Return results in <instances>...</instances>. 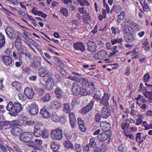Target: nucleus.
<instances>
[{
  "label": "nucleus",
  "mask_w": 152,
  "mask_h": 152,
  "mask_svg": "<svg viewBox=\"0 0 152 152\" xmlns=\"http://www.w3.org/2000/svg\"><path fill=\"white\" fill-rule=\"evenodd\" d=\"M81 79H83V80L81 83L82 86L81 88L77 83H73L72 91L73 94L75 95H78L79 94L82 96L86 95V80L84 78H82Z\"/></svg>",
  "instance_id": "f257e3e1"
},
{
  "label": "nucleus",
  "mask_w": 152,
  "mask_h": 152,
  "mask_svg": "<svg viewBox=\"0 0 152 152\" xmlns=\"http://www.w3.org/2000/svg\"><path fill=\"white\" fill-rule=\"evenodd\" d=\"M133 29L131 27H125L124 31V39L128 43L133 42L135 38L132 34Z\"/></svg>",
  "instance_id": "f03ea898"
},
{
  "label": "nucleus",
  "mask_w": 152,
  "mask_h": 152,
  "mask_svg": "<svg viewBox=\"0 0 152 152\" xmlns=\"http://www.w3.org/2000/svg\"><path fill=\"white\" fill-rule=\"evenodd\" d=\"M33 134L36 137H42L43 138H47L48 137L47 131L45 130H43L42 127L39 125L34 126Z\"/></svg>",
  "instance_id": "7ed1b4c3"
},
{
  "label": "nucleus",
  "mask_w": 152,
  "mask_h": 152,
  "mask_svg": "<svg viewBox=\"0 0 152 152\" xmlns=\"http://www.w3.org/2000/svg\"><path fill=\"white\" fill-rule=\"evenodd\" d=\"M51 134V137L53 139L61 140L63 138L62 130L59 128L52 131Z\"/></svg>",
  "instance_id": "20e7f679"
},
{
  "label": "nucleus",
  "mask_w": 152,
  "mask_h": 152,
  "mask_svg": "<svg viewBox=\"0 0 152 152\" xmlns=\"http://www.w3.org/2000/svg\"><path fill=\"white\" fill-rule=\"evenodd\" d=\"M33 136L32 133L28 132H25L20 135V140L24 142H29L32 140Z\"/></svg>",
  "instance_id": "39448f33"
},
{
  "label": "nucleus",
  "mask_w": 152,
  "mask_h": 152,
  "mask_svg": "<svg viewBox=\"0 0 152 152\" xmlns=\"http://www.w3.org/2000/svg\"><path fill=\"white\" fill-rule=\"evenodd\" d=\"M38 74L41 77H48L50 76V73L47 66H42L39 69Z\"/></svg>",
  "instance_id": "423d86ee"
},
{
  "label": "nucleus",
  "mask_w": 152,
  "mask_h": 152,
  "mask_svg": "<svg viewBox=\"0 0 152 152\" xmlns=\"http://www.w3.org/2000/svg\"><path fill=\"white\" fill-rule=\"evenodd\" d=\"M5 31L7 35L10 39H12L16 38V32L14 28L10 27L7 26L5 29Z\"/></svg>",
  "instance_id": "0eeeda50"
},
{
  "label": "nucleus",
  "mask_w": 152,
  "mask_h": 152,
  "mask_svg": "<svg viewBox=\"0 0 152 152\" xmlns=\"http://www.w3.org/2000/svg\"><path fill=\"white\" fill-rule=\"evenodd\" d=\"M38 110V107L35 102H33L30 105L28 111L31 115L34 116L37 115Z\"/></svg>",
  "instance_id": "6e6552de"
},
{
  "label": "nucleus",
  "mask_w": 152,
  "mask_h": 152,
  "mask_svg": "<svg viewBox=\"0 0 152 152\" xmlns=\"http://www.w3.org/2000/svg\"><path fill=\"white\" fill-rule=\"evenodd\" d=\"M41 59L39 57L34 56L33 58V62L32 63L31 66L35 69H38L41 66Z\"/></svg>",
  "instance_id": "1a4fd4ad"
},
{
  "label": "nucleus",
  "mask_w": 152,
  "mask_h": 152,
  "mask_svg": "<svg viewBox=\"0 0 152 152\" xmlns=\"http://www.w3.org/2000/svg\"><path fill=\"white\" fill-rule=\"evenodd\" d=\"M107 53L104 50H102L98 53L94 54V58L97 60H102L104 59L107 56Z\"/></svg>",
  "instance_id": "9d476101"
},
{
  "label": "nucleus",
  "mask_w": 152,
  "mask_h": 152,
  "mask_svg": "<svg viewBox=\"0 0 152 152\" xmlns=\"http://www.w3.org/2000/svg\"><path fill=\"white\" fill-rule=\"evenodd\" d=\"M24 94L29 99H32L34 95V91L31 88H27L24 90Z\"/></svg>",
  "instance_id": "9b49d317"
},
{
  "label": "nucleus",
  "mask_w": 152,
  "mask_h": 152,
  "mask_svg": "<svg viewBox=\"0 0 152 152\" xmlns=\"http://www.w3.org/2000/svg\"><path fill=\"white\" fill-rule=\"evenodd\" d=\"M87 50L91 52H94L96 50L97 46L93 41H90L87 43Z\"/></svg>",
  "instance_id": "f8f14e48"
},
{
  "label": "nucleus",
  "mask_w": 152,
  "mask_h": 152,
  "mask_svg": "<svg viewBox=\"0 0 152 152\" xmlns=\"http://www.w3.org/2000/svg\"><path fill=\"white\" fill-rule=\"evenodd\" d=\"M13 108L12 115L15 116L17 113L20 112L22 109V106L21 104L19 103H15L13 104Z\"/></svg>",
  "instance_id": "ddd939ff"
},
{
  "label": "nucleus",
  "mask_w": 152,
  "mask_h": 152,
  "mask_svg": "<svg viewBox=\"0 0 152 152\" xmlns=\"http://www.w3.org/2000/svg\"><path fill=\"white\" fill-rule=\"evenodd\" d=\"M2 61L7 66H10L14 64L11 58L6 55H4L2 57Z\"/></svg>",
  "instance_id": "4468645a"
},
{
  "label": "nucleus",
  "mask_w": 152,
  "mask_h": 152,
  "mask_svg": "<svg viewBox=\"0 0 152 152\" xmlns=\"http://www.w3.org/2000/svg\"><path fill=\"white\" fill-rule=\"evenodd\" d=\"M110 95L107 93H104L102 99L100 100V104L105 106H107L109 105L108 101L109 99Z\"/></svg>",
  "instance_id": "2eb2a0df"
},
{
  "label": "nucleus",
  "mask_w": 152,
  "mask_h": 152,
  "mask_svg": "<svg viewBox=\"0 0 152 152\" xmlns=\"http://www.w3.org/2000/svg\"><path fill=\"white\" fill-rule=\"evenodd\" d=\"M110 112L107 106H104L101 112V116L104 118H107L110 116Z\"/></svg>",
  "instance_id": "dca6fc26"
},
{
  "label": "nucleus",
  "mask_w": 152,
  "mask_h": 152,
  "mask_svg": "<svg viewBox=\"0 0 152 152\" xmlns=\"http://www.w3.org/2000/svg\"><path fill=\"white\" fill-rule=\"evenodd\" d=\"M100 126L101 129L105 132L109 131L111 129L110 124L105 121L101 122Z\"/></svg>",
  "instance_id": "f3484780"
},
{
  "label": "nucleus",
  "mask_w": 152,
  "mask_h": 152,
  "mask_svg": "<svg viewBox=\"0 0 152 152\" xmlns=\"http://www.w3.org/2000/svg\"><path fill=\"white\" fill-rule=\"evenodd\" d=\"M22 129L20 128L16 127L12 128L10 131L11 134L13 135L18 136L21 134Z\"/></svg>",
  "instance_id": "a211bd4d"
},
{
  "label": "nucleus",
  "mask_w": 152,
  "mask_h": 152,
  "mask_svg": "<svg viewBox=\"0 0 152 152\" xmlns=\"http://www.w3.org/2000/svg\"><path fill=\"white\" fill-rule=\"evenodd\" d=\"M77 121L80 129L82 132H85L86 131V126L84 125V121L80 118H78Z\"/></svg>",
  "instance_id": "6ab92c4d"
},
{
  "label": "nucleus",
  "mask_w": 152,
  "mask_h": 152,
  "mask_svg": "<svg viewBox=\"0 0 152 152\" xmlns=\"http://www.w3.org/2000/svg\"><path fill=\"white\" fill-rule=\"evenodd\" d=\"M74 47L77 50H80L81 51H84L85 50V46L83 43L79 42H77L74 44Z\"/></svg>",
  "instance_id": "aec40b11"
},
{
  "label": "nucleus",
  "mask_w": 152,
  "mask_h": 152,
  "mask_svg": "<svg viewBox=\"0 0 152 152\" xmlns=\"http://www.w3.org/2000/svg\"><path fill=\"white\" fill-rule=\"evenodd\" d=\"M40 113L45 118H48L50 115L49 112L45 108H42L41 110Z\"/></svg>",
  "instance_id": "412c9836"
},
{
  "label": "nucleus",
  "mask_w": 152,
  "mask_h": 152,
  "mask_svg": "<svg viewBox=\"0 0 152 152\" xmlns=\"http://www.w3.org/2000/svg\"><path fill=\"white\" fill-rule=\"evenodd\" d=\"M54 92L56 94V96L57 98L60 99L62 97L63 91L59 87H56Z\"/></svg>",
  "instance_id": "4be33fe9"
},
{
  "label": "nucleus",
  "mask_w": 152,
  "mask_h": 152,
  "mask_svg": "<svg viewBox=\"0 0 152 152\" xmlns=\"http://www.w3.org/2000/svg\"><path fill=\"white\" fill-rule=\"evenodd\" d=\"M108 134L106 132H102L99 134L98 136V138L101 141H104L108 138Z\"/></svg>",
  "instance_id": "5701e85b"
},
{
  "label": "nucleus",
  "mask_w": 152,
  "mask_h": 152,
  "mask_svg": "<svg viewBox=\"0 0 152 152\" xmlns=\"http://www.w3.org/2000/svg\"><path fill=\"white\" fill-rule=\"evenodd\" d=\"M13 104L12 102L10 101L9 102L6 107V109L9 112V114L11 115H12V112H13Z\"/></svg>",
  "instance_id": "b1692460"
},
{
  "label": "nucleus",
  "mask_w": 152,
  "mask_h": 152,
  "mask_svg": "<svg viewBox=\"0 0 152 152\" xmlns=\"http://www.w3.org/2000/svg\"><path fill=\"white\" fill-rule=\"evenodd\" d=\"M12 86L15 87L16 90L18 91H20L21 89V84L19 82L17 81H14L12 83Z\"/></svg>",
  "instance_id": "393cba45"
},
{
  "label": "nucleus",
  "mask_w": 152,
  "mask_h": 152,
  "mask_svg": "<svg viewBox=\"0 0 152 152\" xmlns=\"http://www.w3.org/2000/svg\"><path fill=\"white\" fill-rule=\"evenodd\" d=\"M51 148L54 151H58L59 149L60 145L59 144L57 143L52 142L50 143Z\"/></svg>",
  "instance_id": "a878e982"
},
{
  "label": "nucleus",
  "mask_w": 152,
  "mask_h": 152,
  "mask_svg": "<svg viewBox=\"0 0 152 152\" xmlns=\"http://www.w3.org/2000/svg\"><path fill=\"white\" fill-rule=\"evenodd\" d=\"M85 8L82 7L79 9V11L81 13L80 16L82 17V19L83 20L84 23L86 22V10H85Z\"/></svg>",
  "instance_id": "bb28decb"
},
{
  "label": "nucleus",
  "mask_w": 152,
  "mask_h": 152,
  "mask_svg": "<svg viewBox=\"0 0 152 152\" xmlns=\"http://www.w3.org/2000/svg\"><path fill=\"white\" fill-rule=\"evenodd\" d=\"M5 43V39L4 34L0 32V48L3 47Z\"/></svg>",
  "instance_id": "cd10ccee"
},
{
  "label": "nucleus",
  "mask_w": 152,
  "mask_h": 152,
  "mask_svg": "<svg viewBox=\"0 0 152 152\" xmlns=\"http://www.w3.org/2000/svg\"><path fill=\"white\" fill-rule=\"evenodd\" d=\"M145 92L143 93V94L146 98L152 100V92L148 91L147 90V88H145Z\"/></svg>",
  "instance_id": "c85d7f7f"
},
{
  "label": "nucleus",
  "mask_w": 152,
  "mask_h": 152,
  "mask_svg": "<svg viewBox=\"0 0 152 152\" xmlns=\"http://www.w3.org/2000/svg\"><path fill=\"white\" fill-rule=\"evenodd\" d=\"M64 145L65 147L66 148H74V146L72 143L69 140H66L64 142Z\"/></svg>",
  "instance_id": "c756f323"
},
{
  "label": "nucleus",
  "mask_w": 152,
  "mask_h": 152,
  "mask_svg": "<svg viewBox=\"0 0 152 152\" xmlns=\"http://www.w3.org/2000/svg\"><path fill=\"white\" fill-rule=\"evenodd\" d=\"M35 150H38L39 149L40 146L42 143V141L41 140L39 139H36L34 141Z\"/></svg>",
  "instance_id": "7c9ffc66"
},
{
  "label": "nucleus",
  "mask_w": 152,
  "mask_h": 152,
  "mask_svg": "<svg viewBox=\"0 0 152 152\" xmlns=\"http://www.w3.org/2000/svg\"><path fill=\"white\" fill-rule=\"evenodd\" d=\"M94 102L91 101L86 106V113L89 112L92 109L94 105Z\"/></svg>",
  "instance_id": "2f4dec72"
},
{
  "label": "nucleus",
  "mask_w": 152,
  "mask_h": 152,
  "mask_svg": "<svg viewBox=\"0 0 152 152\" xmlns=\"http://www.w3.org/2000/svg\"><path fill=\"white\" fill-rule=\"evenodd\" d=\"M35 90L39 96H42L44 93L45 89L44 88H39L38 87H36L35 88Z\"/></svg>",
  "instance_id": "473e14b6"
},
{
  "label": "nucleus",
  "mask_w": 152,
  "mask_h": 152,
  "mask_svg": "<svg viewBox=\"0 0 152 152\" xmlns=\"http://www.w3.org/2000/svg\"><path fill=\"white\" fill-rule=\"evenodd\" d=\"M51 96L49 94H46L45 95L42 97L41 100H42L44 102H47L50 101Z\"/></svg>",
  "instance_id": "72a5a7b5"
},
{
  "label": "nucleus",
  "mask_w": 152,
  "mask_h": 152,
  "mask_svg": "<svg viewBox=\"0 0 152 152\" xmlns=\"http://www.w3.org/2000/svg\"><path fill=\"white\" fill-rule=\"evenodd\" d=\"M101 95L102 94L100 93V92L99 91L94 94L93 97L96 101H99L101 99Z\"/></svg>",
  "instance_id": "f704fd0d"
},
{
  "label": "nucleus",
  "mask_w": 152,
  "mask_h": 152,
  "mask_svg": "<svg viewBox=\"0 0 152 152\" xmlns=\"http://www.w3.org/2000/svg\"><path fill=\"white\" fill-rule=\"evenodd\" d=\"M45 88L47 90L51 89L53 86V83L52 82L48 81L45 82Z\"/></svg>",
  "instance_id": "c9c22d12"
},
{
  "label": "nucleus",
  "mask_w": 152,
  "mask_h": 152,
  "mask_svg": "<svg viewBox=\"0 0 152 152\" xmlns=\"http://www.w3.org/2000/svg\"><path fill=\"white\" fill-rule=\"evenodd\" d=\"M96 145V143L95 141V140L94 138H91L90 140V143L88 144L90 147L91 148H94L95 147Z\"/></svg>",
  "instance_id": "e433bc0d"
},
{
  "label": "nucleus",
  "mask_w": 152,
  "mask_h": 152,
  "mask_svg": "<svg viewBox=\"0 0 152 152\" xmlns=\"http://www.w3.org/2000/svg\"><path fill=\"white\" fill-rule=\"evenodd\" d=\"M61 103L58 101H54L53 102L52 104L53 107L56 109L59 108L61 107Z\"/></svg>",
  "instance_id": "4c0bfd02"
},
{
  "label": "nucleus",
  "mask_w": 152,
  "mask_h": 152,
  "mask_svg": "<svg viewBox=\"0 0 152 152\" xmlns=\"http://www.w3.org/2000/svg\"><path fill=\"white\" fill-rule=\"evenodd\" d=\"M51 119L55 122H58L60 121V118L55 113H53L51 116Z\"/></svg>",
  "instance_id": "58836bf2"
},
{
  "label": "nucleus",
  "mask_w": 152,
  "mask_h": 152,
  "mask_svg": "<svg viewBox=\"0 0 152 152\" xmlns=\"http://www.w3.org/2000/svg\"><path fill=\"white\" fill-rule=\"evenodd\" d=\"M64 135L65 137L68 140L71 139L72 135L71 133L67 130L65 129L64 130Z\"/></svg>",
  "instance_id": "ea45409f"
},
{
  "label": "nucleus",
  "mask_w": 152,
  "mask_h": 152,
  "mask_svg": "<svg viewBox=\"0 0 152 152\" xmlns=\"http://www.w3.org/2000/svg\"><path fill=\"white\" fill-rule=\"evenodd\" d=\"M75 150L78 152H84V148L83 147H81L80 145L76 144L75 145Z\"/></svg>",
  "instance_id": "a19ab883"
},
{
  "label": "nucleus",
  "mask_w": 152,
  "mask_h": 152,
  "mask_svg": "<svg viewBox=\"0 0 152 152\" xmlns=\"http://www.w3.org/2000/svg\"><path fill=\"white\" fill-rule=\"evenodd\" d=\"M111 30L113 34L114 35L119 33L120 32L119 28L118 27L113 26L111 28Z\"/></svg>",
  "instance_id": "79ce46f5"
},
{
  "label": "nucleus",
  "mask_w": 152,
  "mask_h": 152,
  "mask_svg": "<svg viewBox=\"0 0 152 152\" xmlns=\"http://www.w3.org/2000/svg\"><path fill=\"white\" fill-rule=\"evenodd\" d=\"M11 123L10 121H0V125H2V127L3 126L6 127L9 126L11 127Z\"/></svg>",
  "instance_id": "37998d69"
},
{
  "label": "nucleus",
  "mask_w": 152,
  "mask_h": 152,
  "mask_svg": "<svg viewBox=\"0 0 152 152\" xmlns=\"http://www.w3.org/2000/svg\"><path fill=\"white\" fill-rule=\"evenodd\" d=\"M60 12L66 17L68 16V11L66 8L62 7L60 10Z\"/></svg>",
  "instance_id": "c03bdc74"
},
{
  "label": "nucleus",
  "mask_w": 152,
  "mask_h": 152,
  "mask_svg": "<svg viewBox=\"0 0 152 152\" xmlns=\"http://www.w3.org/2000/svg\"><path fill=\"white\" fill-rule=\"evenodd\" d=\"M122 129L124 130H127L128 129L129 124H127V122H123L121 124Z\"/></svg>",
  "instance_id": "a18cd8bd"
},
{
  "label": "nucleus",
  "mask_w": 152,
  "mask_h": 152,
  "mask_svg": "<svg viewBox=\"0 0 152 152\" xmlns=\"http://www.w3.org/2000/svg\"><path fill=\"white\" fill-rule=\"evenodd\" d=\"M55 78L58 82H61L62 80V77L58 73H56L54 75Z\"/></svg>",
  "instance_id": "49530a36"
},
{
  "label": "nucleus",
  "mask_w": 152,
  "mask_h": 152,
  "mask_svg": "<svg viewBox=\"0 0 152 152\" xmlns=\"http://www.w3.org/2000/svg\"><path fill=\"white\" fill-rule=\"evenodd\" d=\"M31 12L35 15H38L41 16L42 14V12L37 10L35 8H33L31 10Z\"/></svg>",
  "instance_id": "de8ad7c7"
},
{
  "label": "nucleus",
  "mask_w": 152,
  "mask_h": 152,
  "mask_svg": "<svg viewBox=\"0 0 152 152\" xmlns=\"http://www.w3.org/2000/svg\"><path fill=\"white\" fill-rule=\"evenodd\" d=\"M140 3L142 6L144 10L146 11H148L150 10V9L149 7L148 4L145 3V1L144 2L143 4L142 3L140 2Z\"/></svg>",
  "instance_id": "09e8293b"
},
{
  "label": "nucleus",
  "mask_w": 152,
  "mask_h": 152,
  "mask_svg": "<svg viewBox=\"0 0 152 152\" xmlns=\"http://www.w3.org/2000/svg\"><path fill=\"white\" fill-rule=\"evenodd\" d=\"M69 117L70 122L76 121L75 115L73 113H69Z\"/></svg>",
  "instance_id": "8fccbe9b"
},
{
  "label": "nucleus",
  "mask_w": 152,
  "mask_h": 152,
  "mask_svg": "<svg viewBox=\"0 0 152 152\" xmlns=\"http://www.w3.org/2000/svg\"><path fill=\"white\" fill-rule=\"evenodd\" d=\"M64 108L65 111L66 113H69L71 111V109L69 107V104H64Z\"/></svg>",
  "instance_id": "3c124183"
},
{
  "label": "nucleus",
  "mask_w": 152,
  "mask_h": 152,
  "mask_svg": "<svg viewBox=\"0 0 152 152\" xmlns=\"http://www.w3.org/2000/svg\"><path fill=\"white\" fill-rule=\"evenodd\" d=\"M125 13L124 11H122L120 14L118 16V18L120 20H122L124 18Z\"/></svg>",
  "instance_id": "603ef678"
},
{
  "label": "nucleus",
  "mask_w": 152,
  "mask_h": 152,
  "mask_svg": "<svg viewBox=\"0 0 152 152\" xmlns=\"http://www.w3.org/2000/svg\"><path fill=\"white\" fill-rule=\"evenodd\" d=\"M150 77L148 73H146L143 77L144 81L146 82H148L149 81Z\"/></svg>",
  "instance_id": "864d4df0"
},
{
  "label": "nucleus",
  "mask_w": 152,
  "mask_h": 152,
  "mask_svg": "<svg viewBox=\"0 0 152 152\" xmlns=\"http://www.w3.org/2000/svg\"><path fill=\"white\" fill-rule=\"evenodd\" d=\"M101 115L99 113H96L95 115V119L96 122H99L101 118Z\"/></svg>",
  "instance_id": "5fc2aeb1"
},
{
  "label": "nucleus",
  "mask_w": 152,
  "mask_h": 152,
  "mask_svg": "<svg viewBox=\"0 0 152 152\" xmlns=\"http://www.w3.org/2000/svg\"><path fill=\"white\" fill-rule=\"evenodd\" d=\"M18 96L20 99L22 100H25V98L23 94L19 93L18 94Z\"/></svg>",
  "instance_id": "6e6d98bb"
},
{
  "label": "nucleus",
  "mask_w": 152,
  "mask_h": 152,
  "mask_svg": "<svg viewBox=\"0 0 152 152\" xmlns=\"http://www.w3.org/2000/svg\"><path fill=\"white\" fill-rule=\"evenodd\" d=\"M0 148L4 152H8L7 150L6 147L2 145L1 143L0 144Z\"/></svg>",
  "instance_id": "4d7b16f0"
},
{
  "label": "nucleus",
  "mask_w": 152,
  "mask_h": 152,
  "mask_svg": "<svg viewBox=\"0 0 152 152\" xmlns=\"http://www.w3.org/2000/svg\"><path fill=\"white\" fill-rule=\"evenodd\" d=\"M137 123L135 124L137 125H139L140 124L142 123V119L141 118L139 117L137 118L136 120Z\"/></svg>",
  "instance_id": "13d9d810"
},
{
  "label": "nucleus",
  "mask_w": 152,
  "mask_h": 152,
  "mask_svg": "<svg viewBox=\"0 0 152 152\" xmlns=\"http://www.w3.org/2000/svg\"><path fill=\"white\" fill-rule=\"evenodd\" d=\"M66 116H61V117L60 118V121L62 122L63 123H64L65 122L66 120Z\"/></svg>",
  "instance_id": "bf43d9fd"
},
{
  "label": "nucleus",
  "mask_w": 152,
  "mask_h": 152,
  "mask_svg": "<svg viewBox=\"0 0 152 152\" xmlns=\"http://www.w3.org/2000/svg\"><path fill=\"white\" fill-rule=\"evenodd\" d=\"M58 70L62 74L65 75L66 74V72L65 70L61 67H59Z\"/></svg>",
  "instance_id": "052dcab7"
},
{
  "label": "nucleus",
  "mask_w": 152,
  "mask_h": 152,
  "mask_svg": "<svg viewBox=\"0 0 152 152\" xmlns=\"http://www.w3.org/2000/svg\"><path fill=\"white\" fill-rule=\"evenodd\" d=\"M28 146L29 147H31L35 149V145L34 141L30 142L28 144Z\"/></svg>",
  "instance_id": "680f3d73"
},
{
  "label": "nucleus",
  "mask_w": 152,
  "mask_h": 152,
  "mask_svg": "<svg viewBox=\"0 0 152 152\" xmlns=\"http://www.w3.org/2000/svg\"><path fill=\"white\" fill-rule=\"evenodd\" d=\"M81 78L80 79L79 78L76 76H72V80L73 81H75L78 82H80V81Z\"/></svg>",
  "instance_id": "e2e57ef3"
},
{
  "label": "nucleus",
  "mask_w": 152,
  "mask_h": 152,
  "mask_svg": "<svg viewBox=\"0 0 152 152\" xmlns=\"http://www.w3.org/2000/svg\"><path fill=\"white\" fill-rule=\"evenodd\" d=\"M70 122L72 127V128H74L76 125V121H71Z\"/></svg>",
  "instance_id": "0e129e2a"
},
{
  "label": "nucleus",
  "mask_w": 152,
  "mask_h": 152,
  "mask_svg": "<svg viewBox=\"0 0 152 152\" xmlns=\"http://www.w3.org/2000/svg\"><path fill=\"white\" fill-rule=\"evenodd\" d=\"M104 7H106V10L107 13H109L110 12V8L108 5L107 3H104Z\"/></svg>",
  "instance_id": "69168bd1"
},
{
  "label": "nucleus",
  "mask_w": 152,
  "mask_h": 152,
  "mask_svg": "<svg viewBox=\"0 0 152 152\" xmlns=\"http://www.w3.org/2000/svg\"><path fill=\"white\" fill-rule=\"evenodd\" d=\"M118 150L120 152H124L125 151V149L122 145L119 146Z\"/></svg>",
  "instance_id": "338daca9"
},
{
  "label": "nucleus",
  "mask_w": 152,
  "mask_h": 152,
  "mask_svg": "<svg viewBox=\"0 0 152 152\" xmlns=\"http://www.w3.org/2000/svg\"><path fill=\"white\" fill-rule=\"evenodd\" d=\"M11 123V126L12 125H14L15 126H17L18 125V121L14 120L10 121Z\"/></svg>",
  "instance_id": "774afa93"
}]
</instances>
